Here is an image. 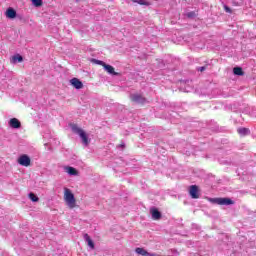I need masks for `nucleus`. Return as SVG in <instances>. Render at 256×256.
Wrapping results in <instances>:
<instances>
[{
    "label": "nucleus",
    "instance_id": "1",
    "mask_svg": "<svg viewBox=\"0 0 256 256\" xmlns=\"http://www.w3.org/2000/svg\"><path fill=\"white\" fill-rule=\"evenodd\" d=\"M64 201L69 209H75L77 206V200L75 199V195L69 188L64 189Z\"/></svg>",
    "mask_w": 256,
    "mask_h": 256
},
{
    "label": "nucleus",
    "instance_id": "2",
    "mask_svg": "<svg viewBox=\"0 0 256 256\" xmlns=\"http://www.w3.org/2000/svg\"><path fill=\"white\" fill-rule=\"evenodd\" d=\"M74 131L77 135H79V137L82 141V145H84V147H89V144L91 143L89 134H87V132H85L83 129H76Z\"/></svg>",
    "mask_w": 256,
    "mask_h": 256
},
{
    "label": "nucleus",
    "instance_id": "3",
    "mask_svg": "<svg viewBox=\"0 0 256 256\" xmlns=\"http://www.w3.org/2000/svg\"><path fill=\"white\" fill-rule=\"evenodd\" d=\"M210 202L216 205H235V202L231 198H211Z\"/></svg>",
    "mask_w": 256,
    "mask_h": 256
},
{
    "label": "nucleus",
    "instance_id": "4",
    "mask_svg": "<svg viewBox=\"0 0 256 256\" xmlns=\"http://www.w3.org/2000/svg\"><path fill=\"white\" fill-rule=\"evenodd\" d=\"M17 163L22 167H31V158L27 154H22L18 158Z\"/></svg>",
    "mask_w": 256,
    "mask_h": 256
},
{
    "label": "nucleus",
    "instance_id": "5",
    "mask_svg": "<svg viewBox=\"0 0 256 256\" xmlns=\"http://www.w3.org/2000/svg\"><path fill=\"white\" fill-rule=\"evenodd\" d=\"M130 101H132L133 103H138L140 105H144L147 102V98H145L141 94L136 93V94L130 95Z\"/></svg>",
    "mask_w": 256,
    "mask_h": 256
},
{
    "label": "nucleus",
    "instance_id": "6",
    "mask_svg": "<svg viewBox=\"0 0 256 256\" xmlns=\"http://www.w3.org/2000/svg\"><path fill=\"white\" fill-rule=\"evenodd\" d=\"M189 195L192 199H199V186L191 185L189 188Z\"/></svg>",
    "mask_w": 256,
    "mask_h": 256
},
{
    "label": "nucleus",
    "instance_id": "7",
    "mask_svg": "<svg viewBox=\"0 0 256 256\" xmlns=\"http://www.w3.org/2000/svg\"><path fill=\"white\" fill-rule=\"evenodd\" d=\"M9 127L12 129H19L21 127V121L17 118H11L8 122Z\"/></svg>",
    "mask_w": 256,
    "mask_h": 256
},
{
    "label": "nucleus",
    "instance_id": "8",
    "mask_svg": "<svg viewBox=\"0 0 256 256\" xmlns=\"http://www.w3.org/2000/svg\"><path fill=\"white\" fill-rule=\"evenodd\" d=\"M70 83L74 86L75 89H83V82H81L79 78H72Z\"/></svg>",
    "mask_w": 256,
    "mask_h": 256
},
{
    "label": "nucleus",
    "instance_id": "9",
    "mask_svg": "<svg viewBox=\"0 0 256 256\" xmlns=\"http://www.w3.org/2000/svg\"><path fill=\"white\" fill-rule=\"evenodd\" d=\"M104 69L105 71L109 74V75H115V76H119L121 75L118 72H115V68L109 64L104 65Z\"/></svg>",
    "mask_w": 256,
    "mask_h": 256
},
{
    "label": "nucleus",
    "instance_id": "10",
    "mask_svg": "<svg viewBox=\"0 0 256 256\" xmlns=\"http://www.w3.org/2000/svg\"><path fill=\"white\" fill-rule=\"evenodd\" d=\"M150 213H151L152 219H154V221H159V219H161V212H159V210L157 208H152L150 210Z\"/></svg>",
    "mask_w": 256,
    "mask_h": 256
},
{
    "label": "nucleus",
    "instance_id": "11",
    "mask_svg": "<svg viewBox=\"0 0 256 256\" xmlns=\"http://www.w3.org/2000/svg\"><path fill=\"white\" fill-rule=\"evenodd\" d=\"M6 17L8 19H15L17 17V11H15L13 8H8L6 10Z\"/></svg>",
    "mask_w": 256,
    "mask_h": 256
},
{
    "label": "nucleus",
    "instance_id": "12",
    "mask_svg": "<svg viewBox=\"0 0 256 256\" xmlns=\"http://www.w3.org/2000/svg\"><path fill=\"white\" fill-rule=\"evenodd\" d=\"M84 239L88 243V247H90V249H95V243L93 242L89 234H84Z\"/></svg>",
    "mask_w": 256,
    "mask_h": 256
},
{
    "label": "nucleus",
    "instance_id": "13",
    "mask_svg": "<svg viewBox=\"0 0 256 256\" xmlns=\"http://www.w3.org/2000/svg\"><path fill=\"white\" fill-rule=\"evenodd\" d=\"M135 253H137V255H142V256H148L149 252L147 250H145V248H136L135 249Z\"/></svg>",
    "mask_w": 256,
    "mask_h": 256
},
{
    "label": "nucleus",
    "instance_id": "14",
    "mask_svg": "<svg viewBox=\"0 0 256 256\" xmlns=\"http://www.w3.org/2000/svg\"><path fill=\"white\" fill-rule=\"evenodd\" d=\"M66 173H68V175H79L77 169L71 166L66 167Z\"/></svg>",
    "mask_w": 256,
    "mask_h": 256
},
{
    "label": "nucleus",
    "instance_id": "15",
    "mask_svg": "<svg viewBox=\"0 0 256 256\" xmlns=\"http://www.w3.org/2000/svg\"><path fill=\"white\" fill-rule=\"evenodd\" d=\"M233 73H234V75H239V76L245 75V72H243V68H241V67H234Z\"/></svg>",
    "mask_w": 256,
    "mask_h": 256
},
{
    "label": "nucleus",
    "instance_id": "16",
    "mask_svg": "<svg viewBox=\"0 0 256 256\" xmlns=\"http://www.w3.org/2000/svg\"><path fill=\"white\" fill-rule=\"evenodd\" d=\"M17 61H18V63H21V62L23 61V56H21V55H19V54L14 55V56L12 57L11 62H12V63H17Z\"/></svg>",
    "mask_w": 256,
    "mask_h": 256
},
{
    "label": "nucleus",
    "instance_id": "17",
    "mask_svg": "<svg viewBox=\"0 0 256 256\" xmlns=\"http://www.w3.org/2000/svg\"><path fill=\"white\" fill-rule=\"evenodd\" d=\"M29 199L33 201V203H37V201H39V197H37V195H35L33 192L29 194Z\"/></svg>",
    "mask_w": 256,
    "mask_h": 256
},
{
    "label": "nucleus",
    "instance_id": "18",
    "mask_svg": "<svg viewBox=\"0 0 256 256\" xmlns=\"http://www.w3.org/2000/svg\"><path fill=\"white\" fill-rule=\"evenodd\" d=\"M34 7H42L43 6V0H31Z\"/></svg>",
    "mask_w": 256,
    "mask_h": 256
},
{
    "label": "nucleus",
    "instance_id": "19",
    "mask_svg": "<svg viewBox=\"0 0 256 256\" xmlns=\"http://www.w3.org/2000/svg\"><path fill=\"white\" fill-rule=\"evenodd\" d=\"M238 133L241 137H245V135H249V129H239Z\"/></svg>",
    "mask_w": 256,
    "mask_h": 256
},
{
    "label": "nucleus",
    "instance_id": "20",
    "mask_svg": "<svg viewBox=\"0 0 256 256\" xmlns=\"http://www.w3.org/2000/svg\"><path fill=\"white\" fill-rule=\"evenodd\" d=\"M134 3H138V5H149V1L147 0H134Z\"/></svg>",
    "mask_w": 256,
    "mask_h": 256
},
{
    "label": "nucleus",
    "instance_id": "21",
    "mask_svg": "<svg viewBox=\"0 0 256 256\" xmlns=\"http://www.w3.org/2000/svg\"><path fill=\"white\" fill-rule=\"evenodd\" d=\"M92 63H95L96 65H101L102 67H105L106 63L101 61V60H97V59H92Z\"/></svg>",
    "mask_w": 256,
    "mask_h": 256
},
{
    "label": "nucleus",
    "instance_id": "22",
    "mask_svg": "<svg viewBox=\"0 0 256 256\" xmlns=\"http://www.w3.org/2000/svg\"><path fill=\"white\" fill-rule=\"evenodd\" d=\"M224 10L226 11V13H232L231 8H229V6H224Z\"/></svg>",
    "mask_w": 256,
    "mask_h": 256
},
{
    "label": "nucleus",
    "instance_id": "23",
    "mask_svg": "<svg viewBox=\"0 0 256 256\" xmlns=\"http://www.w3.org/2000/svg\"><path fill=\"white\" fill-rule=\"evenodd\" d=\"M205 69H207L205 66H202L200 68H198V71H200L201 73H203V71H205Z\"/></svg>",
    "mask_w": 256,
    "mask_h": 256
},
{
    "label": "nucleus",
    "instance_id": "24",
    "mask_svg": "<svg viewBox=\"0 0 256 256\" xmlns=\"http://www.w3.org/2000/svg\"><path fill=\"white\" fill-rule=\"evenodd\" d=\"M70 127H71V129H79V128L77 127V124H70Z\"/></svg>",
    "mask_w": 256,
    "mask_h": 256
},
{
    "label": "nucleus",
    "instance_id": "25",
    "mask_svg": "<svg viewBox=\"0 0 256 256\" xmlns=\"http://www.w3.org/2000/svg\"><path fill=\"white\" fill-rule=\"evenodd\" d=\"M147 256H160L159 254H157V253H149L148 252V255Z\"/></svg>",
    "mask_w": 256,
    "mask_h": 256
},
{
    "label": "nucleus",
    "instance_id": "26",
    "mask_svg": "<svg viewBox=\"0 0 256 256\" xmlns=\"http://www.w3.org/2000/svg\"><path fill=\"white\" fill-rule=\"evenodd\" d=\"M118 147H120L121 149H125V143H121L120 145H118Z\"/></svg>",
    "mask_w": 256,
    "mask_h": 256
},
{
    "label": "nucleus",
    "instance_id": "27",
    "mask_svg": "<svg viewBox=\"0 0 256 256\" xmlns=\"http://www.w3.org/2000/svg\"><path fill=\"white\" fill-rule=\"evenodd\" d=\"M188 17H193V12L188 13Z\"/></svg>",
    "mask_w": 256,
    "mask_h": 256
},
{
    "label": "nucleus",
    "instance_id": "28",
    "mask_svg": "<svg viewBox=\"0 0 256 256\" xmlns=\"http://www.w3.org/2000/svg\"><path fill=\"white\" fill-rule=\"evenodd\" d=\"M76 1H80V0H76Z\"/></svg>",
    "mask_w": 256,
    "mask_h": 256
}]
</instances>
